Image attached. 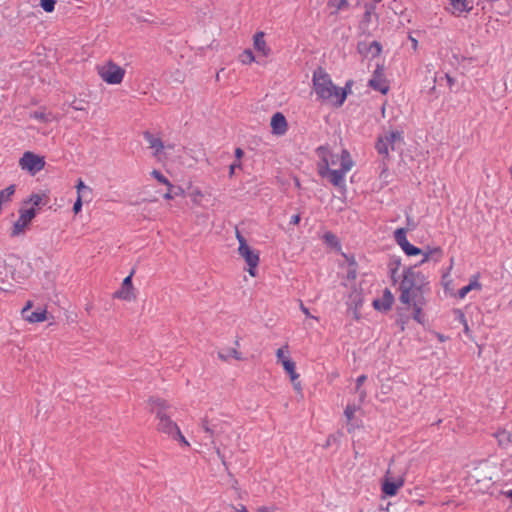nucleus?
I'll use <instances>...</instances> for the list:
<instances>
[{"instance_id": "1", "label": "nucleus", "mask_w": 512, "mask_h": 512, "mask_svg": "<svg viewBox=\"0 0 512 512\" xmlns=\"http://www.w3.org/2000/svg\"><path fill=\"white\" fill-rule=\"evenodd\" d=\"M318 157L317 172L334 187H346V175L352 170L355 163L347 149L334 152L329 146H320L316 149Z\"/></svg>"}, {"instance_id": "2", "label": "nucleus", "mask_w": 512, "mask_h": 512, "mask_svg": "<svg viewBox=\"0 0 512 512\" xmlns=\"http://www.w3.org/2000/svg\"><path fill=\"white\" fill-rule=\"evenodd\" d=\"M427 286L428 282L421 272L413 267L404 269L399 283V300L407 309L413 311V319L420 324L424 323L423 309L426 305Z\"/></svg>"}, {"instance_id": "3", "label": "nucleus", "mask_w": 512, "mask_h": 512, "mask_svg": "<svg viewBox=\"0 0 512 512\" xmlns=\"http://www.w3.org/2000/svg\"><path fill=\"white\" fill-rule=\"evenodd\" d=\"M313 91L317 99L322 103L332 105L334 107H341L347 95L351 92L352 82L346 83L345 87L341 88L336 86L330 75L323 69L317 68L313 72Z\"/></svg>"}, {"instance_id": "4", "label": "nucleus", "mask_w": 512, "mask_h": 512, "mask_svg": "<svg viewBox=\"0 0 512 512\" xmlns=\"http://www.w3.org/2000/svg\"><path fill=\"white\" fill-rule=\"evenodd\" d=\"M148 403L150 410L156 415L158 431L179 439L182 445L189 446V442L182 435L176 422L168 415L170 409L169 403L159 397H151Z\"/></svg>"}, {"instance_id": "5", "label": "nucleus", "mask_w": 512, "mask_h": 512, "mask_svg": "<svg viewBox=\"0 0 512 512\" xmlns=\"http://www.w3.org/2000/svg\"><path fill=\"white\" fill-rule=\"evenodd\" d=\"M404 144L402 130L390 129L380 134L375 143V149L382 159L388 160L390 152L398 150Z\"/></svg>"}, {"instance_id": "6", "label": "nucleus", "mask_w": 512, "mask_h": 512, "mask_svg": "<svg viewBox=\"0 0 512 512\" xmlns=\"http://www.w3.org/2000/svg\"><path fill=\"white\" fill-rule=\"evenodd\" d=\"M406 468L404 466L398 467L393 461L383 478L381 490L386 496H395L399 489L403 487L405 483Z\"/></svg>"}, {"instance_id": "7", "label": "nucleus", "mask_w": 512, "mask_h": 512, "mask_svg": "<svg viewBox=\"0 0 512 512\" xmlns=\"http://www.w3.org/2000/svg\"><path fill=\"white\" fill-rule=\"evenodd\" d=\"M96 71L101 80L109 85L121 84L126 74L125 69L112 60L97 65Z\"/></svg>"}, {"instance_id": "8", "label": "nucleus", "mask_w": 512, "mask_h": 512, "mask_svg": "<svg viewBox=\"0 0 512 512\" xmlns=\"http://www.w3.org/2000/svg\"><path fill=\"white\" fill-rule=\"evenodd\" d=\"M236 239L238 240V254L244 259L248 266V273L251 277H256L257 267L260 262L259 252L253 249L246 241L244 236L236 230Z\"/></svg>"}, {"instance_id": "9", "label": "nucleus", "mask_w": 512, "mask_h": 512, "mask_svg": "<svg viewBox=\"0 0 512 512\" xmlns=\"http://www.w3.org/2000/svg\"><path fill=\"white\" fill-rule=\"evenodd\" d=\"M35 216L36 209L34 207L21 206L19 209V217L13 224L10 232L11 237H19L24 235Z\"/></svg>"}, {"instance_id": "10", "label": "nucleus", "mask_w": 512, "mask_h": 512, "mask_svg": "<svg viewBox=\"0 0 512 512\" xmlns=\"http://www.w3.org/2000/svg\"><path fill=\"white\" fill-rule=\"evenodd\" d=\"M44 166L45 158L31 151L24 152L22 157L19 159V167L22 170L27 171L32 176L41 171Z\"/></svg>"}, {"instance_id": "11", "label": "nucleus", "mask_w": 512, "mask_h": 512, "mask_svg": "<svg viewBox=\"0 0 512 512\" xmlns=\"http://www.w3.org/2000/svg\"><path fill=\"white\" fill-rule=\"evenodd\" d=\"M368 85L373 90L378 91L384 95L388 93L390 87L389 82L385 76V69L383 65H377L372 74V77L368 82Z\"/></svg>"}, {"instance_id": "12", "label": "nucleus", "mask_w": 512, "mask_h": 512, "mask_svg": "<svg viewBox=\"0 0 512 512\" xmlns=\"http://www.w3.org/2000/svg\"><path fill=\"white\" fill-rule=\"evenodd\" d=\"M406 228H398L394 232V239L396 243L401 247L407 256H417L422 253V250L412 245L407 239Z\"/></svg>"}, {"instance_id": "13", "label": "nucleus", "mask_w": 512, "mask_h": 512, "mask_svg": "<svg viewBox=\"0 0 512 512\" xmlns=\"http://www.w3.org/2000/svg\"><path fill=\"white\" fill-rule=\"evenodd\" d=\"M133 272L124 278L121 288L115 293V297L125 301H132L135 299L134 288L132 284Z\"/></svg>"}, {"instance_id": "14", "label": "nucleus", "mask_w": 512, "mask_h": 512, "mask_svg": "<svg viewBox=\"0 0 512 512\" xmlns=\"http://www.w3.org/2000/svg\"><path fill=\"white\" fill-rule=\"evenodd\" d=\"M276 358L281 363L286 373H292L296 369V364L290 358L289 346L285 344L276 351Z\"/></svg>"}, {"instance_id": "15", "label": "nucleus", "mask_w": 512, "mask_h": 512, "mask_svg": "<svg viewBox=\"0 0 512 512\" xmlns=\"http://www.w3.org/2000/svg\"><path fill=\"white\" fill-rule=\"evenodd\" d=\"M270 126L272 133L278 136L284 135L288 130L286 118L281 112H277L272 116Z\"/></svg>"}, {"instance_id": "16", "label": "nucleus", "mask_w": 512, "mask_h": 512, "mask_svg": "<svg viewBox=\"0 0 512 512\" xmlns=\"http://www.w3.org/2000/svg\"><path fill=\"white\" fill-rule=\"evenodd\" d=\"M203 428L205 429L206 432H209L211 435H215L219 440H220V443L222 445H224V443L222 442V434H230L232 432V428L229 424L227 423H219V424H213L212 426H209L208 425V422L205 421L203 423Z\"/></svg>"}, {"instance_id": "17", "label": "nucleus", "mask_w": 512, "mask_h": 512, "mask_svg": "<svg viewBox=\"0 0 512 512\" xmlns=\"http://www.w3.org/2000/svg\"><path fill=\"white\" fill-rule=\"evenodd\" d=\"M77 198L81 200L83 204H88L93 200V189L86 185L82 179H78L75 185Z\"/></svg>"}, {"instance_id": "18", "label": "nucleus", "mask_w": 512, "mask_h": 512, "mask_svg": "<svg viewBox=\"0 0 512 512\" xmlns=\"http://www.w3.org/2000/svg\"><path fill=\"white\" fill-rule=\"evenodd\" d=\"M394 303V296L389 289H385L380 299L373 301V306L379 311H389Z\"/></svg>"}, {"instance_id": "19", "label": "nucleus", "mask_w": 512, "mask_h": 512, "mask_svg": "<svg viewBox=\"0 0 512 512\" xmlns=\"http://www.w3.org/2000/svg\"><path fill=\"white\" fill-rule=\"evenodd\" d=\"M253 46L254 49L259 53V55L267 57L269 56L271 49L267 45L265 41L264 32H257L253 37Z\"/></svg>"}, {"instance_id": "20", "label": "nucleus", "mask_w": 512, "mask_h": 512, "mask_svg": "<svg viewBox=\"0 0 512 512\" xmlns=\"http://www.w3.org/2000/svg\"><path fill=\"white\" fill-rule=\"evenodd\" d=\"M144 139L148 143L149 148L154 151L153 155L155 157H159L160 154L163 152V150L165 148L162 140L159 137L153 135L150 132H145L144 133Z\"/></svg>"}, {"instance_id": "21", "label": "nucleus", "mask_w": 512, "mask_h": 512, "mask_svg": "<svg viewBox=\"0 0 512 512\" xmlns=\"http://www.w3.org/2000/svg\"><path fill=\"white\" fill-rule=\"evenodd\" d=\"M480 275L475 274L470 278L469 284L459 289L457 296L459 299H464L467 294L473 290L480 291L482 289V284L479 281Z\"/></svg>"}, {"instance_id": "22", "label": "nucleus", "mask_w": 512, "mask_h": 512, "mask_svg": "<svg viewBox=\"0 0 512 512\" xmlns=\"http://www.w3.org/2000/svg\"><path fill=\"white\" fill-rule=\"evenodd\" d=\"M421 254L423 258L419 263L420 265L431 260L439 262L443 257V250L440 247H427Z\"/></svg>"}, {"instance_id": "23", "label": "nucleus", "mask_w": 512, "mask_h": 512, "mask_svg": "<svg viewBox=\"0 0 512 512\" xmlns=\"http://www.w3.org/2000/svg\"><path fill=\"white\" fill-rule=\"evenodd\" d=\"M48 319V312L46 308H39L34 312L26 315L23 320L30 324L41 323Z\"/></svg>"}, {"instance_id": "24", "label": "nucleus", "mask_w": 512, "mask_h": 512, "mask_svg": "<svg viewBox=\"0 0 512 512\" xmlns=\"http://www.w3.org/2000/svg\"><path fill=\"white\" fill-rule=\"evenodd\" d=\"M452 13L460 15L464 12H469L472 9V2L470 0H450Z\"/></svg>"}, {"instance_id": "25", "label": "nucleus", "mask_w": 512, "mask_h": 512, "mask_svg": "<svg viewBox=\"0 0 512 512\" xmlns=\"http://www.w3.org/2000/svg\"><path fill=\"white\" fill-rule=\"evenodd\" d=\"M188 196L191 200V202L193 203V205L195 206H202V203L205 199V193L201 190V188H199L198 186H192L190 185L188 187Z\"/></svg>"}, {"instance_id": "26", "label": "nucleus", "mask_w": 512, "mask_h": 512, "mask_svg": "<svg viewBox=\"0 0 512 512\" xmlns=\"http://www.w3.org/2000/svg\"><path fill=\"white\" fill-rule=\"evenodd\" d=\"M218 357L223 361H228L229 359L243 360L242 353L236 347L227 348L218 352Z\"/></svg>"}, {"instance_id": "27", "label": "nucleus", "mask_w": 512, "mask_h": 512, "mask_svg": "<svg viewBox=\"0 0 512 512\" xmlns=\"http://www.w3.org/2000/svg\"><path fill=\"white\" fill-rule=\"evenodd\" d=\"M30 117L42 123H49L56 119V117L52 113L45 112L43 110L34 111L30 114Z\"/></svg>"}, {"instance_id": "28", "label": "nucleus", "mask_w": 512, "mask_h": 512, "mask_svg": "<svg viewBox=\"0 0 512 512\" xmlns=\"http://www.w3.org/2000/svg\"><path fill=\"white\" fill-rule=\"evenodd\" d=\"M327 5L332 14H337L338 12L347 9L349 4L347 0H329Z\"/></svg>"}, {"instance_id": "29", "label": "nucleus", "mask_w": 512, "mask_h": 512, "mask_svg": "<svg viewBox=\"0 0 512 512\" xmlns=\"http://www.w3.org/2000/svg\"><path fill=\"white\" fill-rule=\"evenodd\" d=\"M495 437L498 441L499 446L512 445V435L506 430H499L495 433Z\"/></svg>"}, {"instance_id": "30", "label": "nucleus", "mask_w": 512, "mask_h": 512, "mask_svg": "<svg viewBox=\"0 0 512 512\" xmlns=\"http://www.w3.org/2000/svg\"><path fill=\"white\" fill-rule=\"evenodd\" d=\"M239 61L244 65H250L255 61V56L250 49H245L238 57Z\"/></svg>"}, {"instance_id": "31", "label": "nucleus", "mask_w": 512, "mask_h": 512, "mask_svg": "<svg viewBox=\"0 0 512 512\" xmlns=\"http://www.w3.org/2000/svg\"><path fill=\"white\" fill-rule=\"evenodd\" d=\"M153 178H155L159 183L165 185L169 189H174L173 184L165 177L160 171L154 169L151 172Z\"/></svg>"}, {"instance_id": "32", "label": "nucleus", "mask_w": 512, "mask_h": 512, "mask_svg": "<svg viewBox=\"0 0 512 512\" xmlns=\"http://www.w3.org/2000/svg\"><path fill=\"white\" fill-rule=\"evenodd\" d=\"M42 202V196L39 194H32L27 200H25L22 206L25 207H38Z\"/></svg>"}, {"instance_id": "33", "label": "nucleus", "mask_w": 512, "mask_h": 512, "mask_svg": "<svg viewBox=\"0 0 512 512\" xmlns=\"http://www.w3.org/2000/svg\"><path fill=\"white\" fill-rule=\"evenodd\" d=\"M357 410H358V408L356 406L348 405L344 411V415L346 417L347 424L351 425L352 427L354 426L353 419H354V416H355Z\"/></svg>"}, {"instance_id": "34", "label": "nucleus", "mask_w": 512, "mask_h": 512, "mask_svg": "<svg viewBox=\"0 0 512 512\" xmlns=\"http://www.w3.org/2000/svg\"><path fill=\"white\" fill-rule=\"evenodd\" d=\"M382 52V46L378 41H373L368 46L367 53L371 55V57H378Z\"/></svg>"}, {"instance_id": "35", "label": "nucleus", "mask_w": 512, "mask_h": 512, "mask_svg": "<svg viewBox=\"0 0 512 512\" xmlns=\"http://www.w3.org/2000/svg\"><path fill=\"white\" fill-rule=\"evenodd\" d=\"M290 377V381L293 385V388L298 391V392H301L302 391V385H301V382L299 381V374L296 372V369L293 370L292 373H287Z\"/></svg>"}, {"instance_id": "36", "label": "nucleus", "mask_w": 512, "mask_h": 512, "mask_svg": "<svg viewBox=\"0 0 512 512\" xmlns=\"http://www.w3.org/2000/svg\"><path fill=\"white\" fill-rule=\"evenodd\" d=\"M40 5L45 12H52L55 8V0H40Z\"/></svg>"}, {"instance_id": "37", "label": "nucleus", "mask_w": 512, "mask_h": 512, "mask_svg": "<svg viewBox=\"0 0 512 512\" xmlns=\"http://www.w3.org/2000/svg\"><path fill=\"white\" fill-rule=\"evenodd\" d=\"M83 205L84 204L81 202V200L76 197V201L74 202V205L72 207L73 213L75 215H78L81 212Z\"/></svg>"}, {"instance_id": "38", "label": "nucleus", "mask_w": 512, "mask_h": 512, "mask_svg": "<svg viewBox=\"0 0 512 512\" xmlns=\"http://www.w3.org/2000/svg\"><path fill=\"white\" fill-rule=\"evenodd\" d=\"M33 307L32 301H27L25 306L21 310V317L24 318L26 315L29 314L30 309Z\"/></svg>"}, {"instance_id": "39", "label": "nucleus", "mask_w": 512, "mask_h": 512, "mask_svg": "<svg viewBox=\"0 0 512 512\" xmlns=\"http://www.w3.org/2000/svg\"><path fill=\"white\" fill-rule=\"evenodd\" d=\"M400 260H394L391 264H390V271H391V276L392 278H394L395 276V273L397 272V270L399 269L400 267Z\"/></svg>"}, {"instance_id": "40", "label": "nucleus", "mask_w": 512, "mask_h": 512, "mask_svg": "<svg viewBox=\"0 0 512 512\" xmlns=\"http://www.w3.org/2000/svg\"><path fill=\"white\" fill-rule=\"evenodd\" d=\"M299 306H300V310H301V311H302V312H303L307 317H311V318H313V319H315V320H318V318H317V317L312 316V315L310 314L309 309H308V308L303 304V302H302V301H300Z\"/></svg>"}, {"instance_id": "41", "label": "nucleus", "mask_w": 512, "mask_h": 512, "mask_svg": "<svg viewBox=\"0 0 512 512\" xmlns=\"http://www.w3.org/2000/svg\"><path fill=\"white\" fill-rule=\"evenodd\" d=\"M236 168H241V162L240 161L230 165V167H229V176L230 177H232L234 175Z\"/></svg>"}, {"instance_id": "42", "label": "nucleus", "mask_w": 512, "mask_h": 512, "mask_svg": "<svg viewBox=\"0 0 512 512\" xmlns=\"http://www.w3.org/2000/svg\"><path fill=\"white\" fill-rule=\"evenodd\" d=\"M374 9H375V7H374V6H370V7H367V8H366V12H365V19H366L367 21H369V20H370V17H371V15H372V13L374 12Z\"/></svg>"}, {"instance_id": "43", "label": "nucleus", "mask_w": 512, "mask_h": 512, "mask_svg": "<svg viewBox=\"0 0 512 512\" xmlns=\"http://www.w3.org/2000/svg\"><path fill=\"white\" fill-rule=\"evenodd\" d=\"M173 189L167 188V192L164 194V199L166 200H172L174 198V194L172 193Z\"/></svg>"}, {"instance_id": "44", "label": "nucleus", "mask_w": 512, "mask_h": 512, "mask_svg": "<svg viewBox=\"0 0 512 512\" xmlns=\"http://www.w3.org/2000/svg\"><path fill=\"white\" fill-rule=\"evenodd\" d=\"M300 222V215L296 214L291 217L290 223L293 225H298Z\"/></svg>"}, {"instance_id": "45", "label": "nucleus", "mask_w": 512, "mask_h": 512, "mask_svg": "<svg viewBox=\"0 0 512 512\" xmlns=\"http://www.w3.org/2000/svg\"><path fill=\"white\" fill-rule=\"evenodd\" d=\"M409 39L411 41L413 50L416 51L418 49V41H417V39H415L412 36H409Z\"/></svg>"}, {"instance_id": "46", "label": "nucleus", "mask_w": 512, "mask_h": 512, "mask_svg": "<svg viewBox=\"0 0 512 512\" xmlns=\"http://www.w3.org/2000/svg\"><path fill=\"white\" fill-rule=\"evenodd\" d=\"M243 150L241 148H236L235 149V156L237 158L238 161H240V159L242 158L243 156Z\"/></svg>"}, {"instance_id": "47", "label": "nucleus", "mask_w": 512, "mask_h": 512, "mask_svg": "<svg viewBox=\"0 0 512 512\" xmlns=\"http://www.w3.org/2000/svg\"><path fill=\"white\" fill-rule=\"evenodd\" d=\"M235 511L236 512H249L247 510L246 506H244L243 504H240L237 507H235Z\"/></svg>"}, {"instance_id": "48", "label": "nucleus", "mask_w": 512, "mask_h": 512, "mask_svg": "<svg viewBox=\"0 0 512 512\" xmlns=\"http://www.w3.org/2000/svg\"><path fill=\"white\" fill-rule=\"evenodd\" d=\"M257 512H275V510L269 507H260L257 509Z\"/></svg>"}, {"instance_id": "49", "label": "nucleus", "mask_w": 512, "mask_h": 512, "mask_svg": "<svg viewBox=\"0 0 512 512\" xmlns=\"http://www.w3.org/2000/svg\"><path fill=\"white\" fill-rule=\"evenodd\" d=\"M365 380H366V376L365 375L359 376L358 379H357V386L362 385L365 382Z\"/></svg>"}, {"instance_id": "50", "label": "nucleus", "mask_w": 512, "mask_h": 512, "mask_svg": "<svg viewBox=\"0 0 512 512\" xmlns=\"http://www.w3.org/2000/svg\"><path fill=\"white\" fill-rule=\"evenodd\" d=\"M459 320L460 322L464 325L465 323H467V319L465 317V315L462 313V312H459Z\"/></svg>"}, {"instance_id": "51", "label": "nucleus", "mask_w": 512, "mask_h": 512, "mask_svg": "<svg viewBox=\"0 0 512 512\" xmlns=\"http://www.w3.org/2000/svg\"><path fill=\"white\" fill-rule=\"evenodd\" d=\"M446 78H447V82L449 84V86H453L454 84V79L452 77H450L449 75H446Z\"/></svg>"}, {"instance_id": "52", "label": "nucleus", "mask_w": 512, "mask_h": 512, "mask_svg": "<svg viewBox=\"0 0 512 512\" xmlns=\"http://www.w3.org/2000/svg\"><path fill=\"white\" fill-rule=\"evenodd\" d=\"M325 239H326L327 241H331L332 239H334V235H333L332 233H330V232H329V233H326V234H325Z\"/></svg>"}, {"instance_id": "53", "label": "nucleus", "mask_w": 512, "mask_h": 512, "mask_svg": "<svg viewBox=\"0 0 512 512\" xmlns=\"http://www.w3.org/2000/svg\"><path fill=\"white\" fill-rule=\"evenodd\" d=\"M463 327H464L465 334L469 335L470 334V328H469L468 323H465Z\"/></svg>"}, {"instance_id": "54", "label": "nucleus", "mask_w": 512, "mask_h": 512, "mask_svg": "<svg viewBox=\"0 0 512 512\" xmlns=\"http://www.w3.org/2000/svg\"><path fill=\"white\" fill-rule=\"evenodd\" d=\"M217 456L222 460L223 465L226 466V462L224 460V456L220 454V450H217Z\"/></svg>"}, {"instance_id": "55", "label": "nucleus", "mask_w": 512, "mask_h": 512, "mask_svg": "<svg viewBox=\"0 0 512 512\" xmlns=\"http://www.w3.org/2000/svg\"><path fill=\"white\" fill-rule=\"evenodd\" d=\"M387 173V167H386V164L384 163V167H383V170H382V173H381V176L383 174H386Z\"/></svg>"}, {"instance_id": "56", "label": "nucleus", "mask_w": 512, "mask_h": 512, "mask_svg": "<svg viewBox=\"0 0 512 512\" xmlns=\"http://www.w3.org/2000/svg\"><path fill=\"white\" fill-rule=\"evenodd\" d=\"M174 195H183V189L179 188Z\"/></svg>"}, {"instance_id": "57", "label": "nucleus", "mask_w": 512, "mask_h": 512, "mask_svg": "<svg viewBox=\"0 0 512 512\" xmlns=\"http://www.w3.org/2000/svg\"><path fill=\"white\" fill-rule=\"evenodd\" d=\"M486 489H488V485H486L484 488H480V492H484Z\"/></svg>"}, {"instance_id": "58", "label": "nucleus", "mask_w": 512, "mask_h": 512, "mask_svg": "<svg viewBox=\"0 0 512 512\" xmlns=\"http://www.w3.org/2000/svg\"><path fill=\"white\" fill-rule=\"evenodd\" d=\"M405 329V322L402 321V324H401V330L403 331Z\"/></svg>"}, {"instance_id": "59", "label": "nucleus", "mask_w": 512, "mask_h": 512, "mask_svg": "<svg viewBox=\"0 0 512 512\" xmlns=\"http://www.w3.org/2000/svg\"><path fill=\"white\" fill-rule=\"evenodd\" d=\"M509 172H510L511 179H512V168L509 169Z\"/></svg>"}, {"instance_id": "60", "label": "nucleus", "mask_w": 512, "mask_h": 512, "mask_svg": "<svg viewBox=\"0 0 512 512\" xmlns=\"http://www.w3.org/2000/svg\"><path fill=\"white\" fill-rule=\"evenodd\" d=\"M216 80H219V73L216 74Z\"/></svg>"}, {"instance_id": "61", "label": "nucleus", "mask_w": 512, "mask_h": 512, "mask_svg": "<svg viewBox=\"0 0 512 512\" xmlns=\"http://www.w3.org/2000/svg\"><path fill=\"white\" fill-rule=\"evenodd\" d=\"M375 2H380L381 0H374Z\"/></svg>"}]
</instances>
